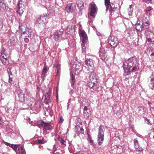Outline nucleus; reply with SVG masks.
I'll list each match as a JSON object with an SVG mask.
<instances>
[{
    "mask_svg": "<svg viewBox=\"0 0 154 154\" xmlns=\"http://www.w3.org/2000/svg\"><path fill=\"white\" fill-rule=\"evenodd\" d=\"M136 59L135 57H131L123 63V67L125 71L127 72H134L137 70L138 67L134 65L135 62L136 63Z\"/></svg>",
    "mask_w": 154,
    "mask_h": 154,
    "instance_id": "nucleus-1",
    "label": "nucleus"
},
{
    "mask_svg": "<svg viewBox=\"0 0 154 154\" xmlns=\"http://www.w3.org/2000/svg\"><path fill=\"white\" fill-rule=\"evenodd\" d=\"M105 6L106 8V11H107L109 8V12L110 15H112L117 13V9H118L117 6H115L113 3L110 4V0H104Z\"/></svg>",
    "mask_w": 154,
    "mask_h": 154,
    "instance_id": "nucleus-2",
    "label": "nucleus"
},
{
    "mask_svg": "<svg viewBox=\"0 0 154 154\" xmlns=\"http://www.w3.org/2000/svg\"><path fill=\"white\" fill-rule=\"evenodd\" d=\"M104 130V128L103 126L100 125L99 126L97 137L98 143L99 145H101L103 141Z\"/></svg>",
    "mask_w": 154,
    "mask_h": 154,
    "instance_id": "nucleus-3",
    "label": "nucleus"
},
{
    "mask_svg": "<svg viewBox=\"0 0 154 154\" xmlns=\"http://www.w3.org/2000/svg\"><path fill=\"white\" fill-rule=\"evenodd\" d=\"M36 125L39 128L42 127L44 129L46 130H50L52 129V127L51 125L50 122H46L42 120L38 121L37 122Z\"/></svg>",
    "mask_w": 154,
    "mask_h": 154,
    "instance_id": "nucleus-4",
    "label": "nucleus"
},
{
    "mask_svg": "<svg viewBox=\"0 0 154 154\" xmlns=\"http://www.w3.org/2000/svg\"><path fill=\"white\" fill-rule=\"evenodd\" d=\"M108 43L113 48L116 47L119 43L118 38L116 37L110 36L108 39Z\"/></svg>",
    "mask_w": 154,
    "mask_h": 154,
    "instance_id": "nucleus-5",
    "label": "nucleus"
},
{
    "mask_svg": "<svg viewBox=\"0 0 154 154\" xmlns=\"http://www.w3.org/2000/svg\"><path fill=\"white\" fill-rule=\"evenodd\" d=\"M17 12L19 16H21L23 14L24 10V2L22 0H19L17 4Z\"/></svg>",
    "mask_w": 154,
    "mask_h": 154,
    "instance_id": "nucleus-6",
    "label": "nucleus"
},
{
    "mask_svg": "<svg viewBox=\"0 0 154 154\" xmlns=\"http://www.w3.org/2000/svg\"><path fill=\"white\" fill-rule=\"evenodd\" d=\"M89 11L91 16L94 17L97 13V8L94 3L92 2L91 4L89 6Z\"/></svg>",
    "mask_w": 154,
    "mask_h": 154,
    "instance_id": "nucleus-7",
    "label": "nucleus"
},
{
    "mask_svg": "<svg viewBox=\"0 0 154 154\" xmlns=\"http://www.w3.org/2000/svg\"><path fill=\"white\" fill-rule=\"evenodd\" d=\"M86 66L85 67L90 72H93L94 69L93 60L91 59H87L85 61Z\"/></svg>",
    "mask_w": 154,
    "mask_h": 154,
    "instance_id": "nucleus-8",
    "label": "nucleus"
},
{
    "mask_svg": "<svg viewBox=\"0 0 154 154\" xmlns=\"http://www.w3.org/2000/svg\"><path fill=\"white\" fill-rule=\"evenodd\" d=\"M79 34L82 43L83 44L85 43L87 41L88 37L85 31L84 30L80 29L79 30Z\"/></svg>",
    "mask_w": 154,
    "mask_h": 154,
    "instance_id": "nucleus-9",
    "label": "nucleus"
},
{
    "mask_svg": "<svg viewBox=\"0 0 154 154\" xmlns=\"http://www.w3.org/2000/svg\"><path fill=\"white\" fill-rule=\"evenodd\" d=\"M51 90L49 88L46 90V92L45 94V98L44 102L45 104H48L51 102Z\"/></svg>",
    "mask_w": 154,
    "mask_h": 154,
    "instance_id": "nucleus-10",
    "label": "nucleus"
},
{
    "mask_svg": "<svg viewBox=\"0 0 154 154\" xmlns=\"http://www.w3.org/2000/svg\"><path fill=\"white\" fill-rule=\"evenodd\" d=\"M63 34V31L61 30L56 31L54 33V39L56 41L60 40Z\"/></svg>",
    "mask_w": 154,
    "mask_h": 154,
    "instance_id": "nucleus-11",
    "label": "nucleus"
},
{
    "mask_svg": "<svg viewBox=\"0 0 154 154\" xmlns=\"http://www.w3.org/2000/svg\"><path fill=\"white\" fill-rule=\"evenodd\" d=\"M135 29L138 31H142L143 29V22L141 19H139L135 25Z\"/></svg>",
    "mask_w": 154,
    "mask_h": 154,
    "instance_id": "nucleus-12",
    "label": "nucleus"
},
{
    "mask_svg": "<svg viewBox=\"0 0 154 154\" xmlns=\"http://www.w3.org/2000/svg\"><path fill=\"white\" fill-rule=\"evenodd\" d=\"M75 5L74 3H69L65 8L66 10L68 12H72L75 8Z\"/></svg>",
    "mask_w": 154,
    "mask_h": 154,
    "instance_id": "nucleus-13",
    "label": "nucleus"
},
{
    "mask_svg": "<svg viewBox=\"0 0 154 154\" xmlns=\"http://www.w3.org/2000/svg\"><path fill=\"white\" fill-rule=\"evenodd\" d=\"M146 38L149 42L153 44L154 42V33L151 31L147 32Z\"/></svg>",
    "mask_w": 154,
    "mask_h": 154,
    "instance_id": "nucleus-14",
    "label": "nucleus"
},
{
    "mask_svg": "<svg viewBox=\"0 0 154 154\" xmlns=\"http://www.w3.org/2000/svg\"><path fill=\"white\" fill-rule=\"evenodd\" d=\"M134 146L136 151H141L143 150L142 148L140 146V144L138 140L137 139L134 140Z\"/></svg>",
    "mask_w": 154,
    "mask_h": 154,
    "instance_id": "nucleus-15",
    "label": "nucleus"
},
{
    "mask_svg": "<svg viewBox=\"0 0 154 154\" xmlns=\"http://www.w3.org/2000/svg\"><path fill=\"white\" fill-rule=\"evenodd\" d=\"M75 72L76 74L79 75L83 69V66L80 63H76L75 65Z\"/></svg>",
    "mask_w": 154,
    "mask_h": 154,
    "instance_id": "nucleus-16",
    "label": "nucleus"
},
{
    "mask_svg": "<svg viewBox=\"0 0 154 154\" xmlns=\"http://www.w3.org/2000/svg\"><path fill=\"white\" fill-rule=\"evenodd\" d=\"M8 8V7L5 3H4V2L0 5V10L2 12L7 11Z\"/></svg>",
    "mask_w": 154,
    "mask_h": 154,
    "instance_id": "nucleus-17",
    "label": "nucleus"
},
{
    "mask_svg": "<svg viewBox=\"0 0 154 154\" xmlns=\"http://www.w3.org/2000/svg\"><path fill=\"white\" fill-rule=\"evenodd\" d=\"M91 72V73L90 75L89 81L94 82H97V78L96 73L93 72Z\"/></svg>",
    "mask_w": 154,
    "mask_h": 154,
    "instance_id": "nucleus-18",
    "label": "nucleus"
},
{
    "mask_svg": "<svg viewBox=\"0 0 154 154\" xmlns=\"http://www.w3.org/2000/svg\"><path fill=\"white\" fill-rule=\"evenodd\" d=\"M97 82H94L89 81V82L88 83V85L90 88H92L94 90L95 88V87L97 86Z\"/></svg>",
    "mask_w": 154,
    "mask_h": 154,
    "instance_id": "nucleus-19",
    "label": "nucleus"
},
{
    "mask_svg": "<svg viewBox=\"0 0 154 154\" xmlns=\"http://www.w3.org/2000/svg\"><path fill=\"white\" fill-rule=\"evenodd\" d=\"M31 31L28 28H27L26 30L23 32L22 35H24L26 38L30 37L31 35Z\"/></svg>",
    "mask_w": 154,
    "mask_h": 154,
    "instance_id": "nucleus-20",
    "label": "nucleus"
},
{
    "mask_svg": "<svg viewBox=\"0 0 154 154\" xmlns=\"http://www.w3.org/2000/svg\"><path fill=\"white\" fill-rule=\"evenodd\" d=\"M113 147L116 149L117 153L120 154L122 152V149L124 148V146L123 145H115Z\"/></svg>",
    "mask_w": 154,
    "mask_h": 154,
    "instance_id": "nucleus-21",
    "label": "nucleus"
},
{
    "mask_svg": "<svg viewBox=\"0 0 154 154\" xmlns=\"http://www.w3.org/2000/svg\"><path fill=\"white\" fill-rule=\"evenodd\" d=\"M70 76L71 77V86L74 88V84L75 82V76L72 72H70Z\"/></svg>",
    "mask_w": 154,
    "mask_h": 154,
    "instance_id": "nucleus-22",
    "label": "nucleus"
},
{
    "mask_svg": "<svg viewBox=\"0 0 154 154\" xmlns=\"http://www.w3.org/2000/svg\"><path fill=\"white\" fill-rule=\"evenodd\" d=\"M48 69L49 68L48 67L47 65H45L42 71V74L41 75L42 77L43 78L45 76L46 74Z\"/></svg>",
    "mask_w": 154,
    "mask_h": 154,
    "instance_id": "nucleus-23",
    "label": "nucleus"
},
{
    "mask_svg": "<svg viewBox=\"0 0 154 154\" xmlns=\"http://www.w3.org/2000/svg\"><path fill=\"white\" fill-rule=\"evenodd\" d=\"M5 51V50L4 49L2 50L1 51V59H8V54L6 53Z\"/></svg>",
    "mask_w": 154,
    "mask_h": 154,
    "instance_id": "nucleus-24",
    "label": "nucleus"
},
{
    "mask_svg": "<svg viewBox=\"0 0 154 154\" xmlns=\"http://www.w3.org/2000/svg\"><path fill=\"white\" fill-rule=\"evenodd\" d=\"M75 130L78 135H80V134H84V129L82 127H77Z\"/></svg>",
    "mask_w": 154,
    "mask_h": 154,
    "instance_id": "nucleus-25",
    "label": "nucleus"
},
{
    "mask_svg": "<svg viewBox=\"0 0 154 154\" xmlns=\"http://www.w3.org/2000/svg\"><path fill=\"white\" fill-rule=\"evenodd\" d=\"M75 27V25L74 24H73L71 25H69L66 29V30L67 31V33L68 34H69L71 33V31L72 30H73L74 29Z\"/></svg>",
    "mask_w": 154,
    "mask_h": 154,
    "instance_id": "nucleus-26",
    "label": "nucleus"
},
{
    "mask_svg": "<svg viewBox=\"0 0 154 154\" xmlns=\"http://www.w3.org/2000/svg\"><path fill=\"white\" fill-rule=\"evenodd\" d=\"M77 7L79 9H82L84 8V2L81 0L78 1L77 2Z\"/></svg>",
    "mask_w": 154,
    "mask_h": 154,
    "instance_id": "nucleus-27",
    "label": "nucleus"
},
{
    "mask_svg": "<svg viewBox=\"0 0 154 154\" xmlns=\"http://www.w3.org/2000/svg\"><path fill=\"white\" fill-rule=\"evenodd\" d=\"M19 100L22 102H23L25 101L24 94L22 93H20L18 94Z\"/></svg>",
    "mask_w": 154,
    "mask_h": 154,
    "instance_id": "nucleus-28",
    "label": "nucleus"
},
{
    "mask_svg": "<svg viewBox=\"0 0 154 154\" xmlns=\"http://www.w3.org/2000/svg\"><path fill=\"white\" fill-rule=\"evenodd\" d=\"M11 147L16 152L19 153L20 147L18 146L17 145H14L12 144V145L11 146Z\"/></svg>",
    "mask_w": 154,
    "mask_h": 154,
    "instance_id": "nucleus-29",
    "label": "nucleus"
},
{
    "mask_svg": "<svg viewBox=\"0 0 154 154\" xmlns=\"http://www.w3.org/2000/svg\"><path fill=\"white\" fill-rule=\"evenodd\" d=\"M149 86L150 89L152 90H154V80L153 78H151Z\"/></svg>",
    "mask_w": 154,
    "mask_h": 154,
    "instance_id": "nucleus-30",
    "label": "nucleus"
},
{
    "mask_svg": "<svg viewBox=\"0 0 154 154\" xmlns=\"http://www.w3.org/2000/svg\"><path fill=\"white\" fill-rule=\"evenodd\" d=\"M84 117L86 119L88 118L90 116L91 114L90 110L84 112Z\"/></svg>",
    "mask_w": 154,
    "mask_h": 154,
    "instance_id": "nucleus-31",
    "label": "nucleus"
},
{
    "mask_svg": "<svg viewBox=\"0 0 154 154\" xmlns=\"http://www.w3.org/2000/svg\"><path fill=\"white\" fill-rule=\"evenodd\" d=\"M19 152H16L17 154H26V152L24 148L22 147H20Z\"/></svg>",
    "mask_w": 154,
    "mask_h": 154,
    "instance_id": "nucleus-32",
    "label": "nucleus"
},
{
    "mask_svg": "<svg viewBox=\"0 0 154 154\" xmlns=\"http://www.w3.org/2000/svg\"><path fill=\"white\" fill-rule=\"evenodd\" d=\"M8 59H1V60L2 63L4 65H8L9 64V61L8 60Z\"/></svg>",
    "mask_w": 154,
    "mask_h": 154,
    "instance_id": "nucleus-33",
    "label": "nucleus"
},
{
    "mask_svg": "<svg viewBox=\"0 0 154 154\" xmlns=\"http://www.w3.org/2000/svg\"><path fill=\"white\" fill-rule=\"evenodd\" d=\"M128 13L129 16L132 15L133 9L132 8L131 5H130L128 9Z\"/></svg>",
    "mask_w": 154,
    "mask_h": 154,
    "instance_id": "nucleus-34",
    "label": "nucleus"
},
{
    "mask_svg": "<svg viewBox=\"0 0 154 154\" xmlns=\"http://www.w3.org/2000/svg\"><path fill=\"white\" fill-rule=\"evenodd\" d=\"M88 140L90 142V144L93 146H94L95 144L94 143V141L93 140H92L91 137L88 135Z\"/></svg>",
    "mask_w": 154,
    "mask_h": 154,
    "instance_id": "nucleus-35",
    "label": "nucleus"
},
{
    "mask_svg": "<svg viewBox=\"0 0 154 154\" xmlns=\"http://www.w3.org/2000/svg\"><path fill=\"white\" fill-rule=\"evenodd\" d=\"M58 140L60 142V143L64 145H66V142L65 140H63L62 139V138H61V137H60L59 136H58Z\"/></svg>",
    "mask_w": 154,
    "mask_h": 154,
    "instance_id": "nucleus-36",
    "label": "nucleus"
},
{
    "mask_svg": "<svg viewBox=\"0 0 154 154\" xmlns=\"http://www.w3.org/2000/svg\"><path fill=\"white\" fill-rule=\"evenodd\" d=\"M37 142L39 144H43L46 143L47 142V140H45L44 139L42 140H37Z\"/></svg>",
    "mask_w": 154,
    "mask_h": 154,
    "instance_id": "nucleus-37",
    "label": "nucleus"
},
{
    "mask_svg": "<svg viewBox=\"0 0 154 154\" xmlns=\"http://www.w3.org/2000/svg\"><path fill=\"white\" fill-rule=\"evenodd\" d=\"M47 16V14L45 13L40 16V17L41 18H42V19L44 21L46 19Z\"/></svg>",
    "mask_w": 154,
    "mask_h": 154,
    "instance_id": "nucleus-38",
    "label": "nucleus"
},
{
    "mask_svg": "<svg viewBox=\"0 0 154 154\" xmlns=\"http://www.w3.org/2000/svg\"><path fill=\"white\" fill-rule=\"evenodd\" d=\"M44 21L40 17H38L36 19V24H40L42 23Z\"/></svg>",
    "mask_w": 154,
    "mask_h": 154,
    "instance_id": "nucleus-39",
    "label": "nucleus"
},
{
    "mask_svg": "<svg viewBox=\"0 0 154 154\" xmlns=\"http://www.w3.org/2000/svg\"><path fill=\"white\" fill-rule=\"evenodd\" d=\"M54 66L56 68L57 71H58L60 69V65L57 62H56V63L54 65Z\"/></svg>",
    "mask_w": 154,
    "mask_h": 154,
    "instance_id": "nucleus-40",
    "label": "nucleus"
},
{
    "mask_svg": "<svg viewBox=\"0 0 154 154\" xmlns=\"http://www.w3.org/2000/svg\"><path fill=\"white\" fill-rule=\"evenodd\" d=\"M7 72L9 76V75H11V76H12L13 74H12V72H11V68H8L7 69Z\"/></svg>",
    "mask_w": 154,
    "mask_h": 154,
    "instance_id": "nucleus-41",
    "label": "nucleus"
},
{
    "mask_svg": "<svg viewBox=\"0 0 154 154\" xmlns=\"http://www.w3.org/2000/svg\"><path fill=\"white\" fill-rule=\"evenodd\" d=\"M24 94H26L27 96H30V92L28 90L26 89Z\"/></svg>",
    "mask_w": 154,
    "mask_h": 154,
    "instance_id": "nucleus-42",
    "label": "nucleus"
},
{
    "mask_svg": "<svg viewBox=\"0 0 154 154\" xmlns=\"http://www.w3.org/2000/svg\"><path fill=\"white\" fill-rule=\"evenodd\" d=\"M9 80H8V82L9 83L12 84V82H13V76H11V75H9Z\"/></svg>",
    "mask_w": 154,
    "mask_h": 154,
    "instance_id": "nucleus-43",
    "label": "nucleus"
},
{
    "mask_svg": "<svg viewBox=\"0 0 154 154\" xmlns=\"http://www.w3.org/2000/svg\"><path fill=\"white\" fill-rule=\"evenodd\" d=\"M149 22H146L145 23H143V26L144 27V26H145L146 27H145L146 28H147L149 25Z\"/></svg>",
    "mask_w": 154,
    "mask_h": 154,
    "instance_id": "nucleus-44",
    "label": "nucleus"
},
{
    "mask_svg": "<svg viewBox=\"0 0 154 154\" xmlns=\"http://www.w3.org/2000/svg\"><path fill=\"white\" fill-rule=\"evenodd\" d=\"M11 110V109H10V108H9L8 107H6L5 108V112L7 113H9L10 112V111Z\"/></svg>",
    "mask_w": 154,
    "mask_h": 154,
    "instance_id": "nucleus-45",
    "label": "nucleus"
},
{
    "mask_svg": "<svg viewBox=\"0 0 154 154\" xmlns=\"http://www.w3.org/2000/svg\"><path fill=\"white\" fill-rule=\"evenodd\" d=\"M145 122L148 124L149 125H151V123L149 122V120L148 119H145Z\"/></svg>",
    "mask_w": 154,
    "mask_h": 154,
    "instance_id": "nucleus-46",
    "label": "nucleus"
},
{
    "mask_svg": "<svg viewBox=\"0 0 154 154\" xmlns=\"http://www.w3.org/2000/svg\"><path fill=\"white\" fill-rule=\"evenodd\" d=\"M3 24L2 22V21H0V31H1L2 30L3 27Z\"/></svg>",
    "mask_w": 154,
    "mask_h": 154,
    "instance_id": "nucleus-47",
    "label": "nucleus"
},
{
    "mask_svg": "<svg viewBox=\"0 0 154 154\" xmlns=\"http://www.w3.org/2000/svg\"><path fill=\"white\" fill-rule=\"evenodd\" d=\"M4 143L5 145L7 146H8L10 147H11V146L12 145V144L6 142H4Z\"/></svg>",
    "mask_w": 154,
    "mask_h": 154,
    "instance_id": "nucleus-48",
    "label": "nucleus"
},
{
    "mask_svg": "<svg viewBox=\"0 0 154 154\" xmlns=\"http://www.w3.org/2000/svg\"><path fill=\"white\" fill-rule=\"evenodd\" d=\"M63 122V119L62 117L61 116L60 117V121H59V122L60 123H61Z\"/></svg>",
    "mask_w": 154,
    "mask_h": 154,
    "instance_id": "nucleus-49",
    "label": "nucleus"
},
{
    "mask_svg": "<svg viewBox=\"0 0 154 154\" xmlns=\"http://www.w3.org/2000/svg\"><path fill=\"white\" fill-rule=\"evenodd\" d=\"M56 148L55 145H54L53 146V153H54V152L56 151Z\"/></svg>",
    "mask_w": 154,
    "mask_h": 154,
    "instance_id": "nucleus-50",
    "label": "nucleus"
},
{
    "mask_svg": "<svg viewBox=\"0 0 154 154\" xmlns=\"http://www.w3.org/2000/svg\"><path fill=\"white\" fill-rule=\"evenodd\" d=\"M82 9H79V16H81L82 14Z\"/></svg>",
    "mask_w": 154,
    "mask_h": 154,
    "instance_id": "nucleus-51",
    "label": "nucleus"
},
{
    "mask_svg": "<svg viewBox=\"0 0 154 154\" xmlns=\"http://www.w3.org/2000/svg\"><path fill=\"white\" fill-rule=\"evenodd\" d=\"M150 55L151 57H152V58H154V52L153 53H152L150 54Z\"/></svg>",
    "mask_w": 154,
    "mask_h": 154,
    "instance_id": "nucleus-52",
    "label": "nucleus"
},
{
    "mask_svg": "<svg viewBox=\"0 0 154 154\" xmlns=\"http://www.w3.org/2000/svg\"><path fill=\"white\" fill-rule=\"evenodd\" d=\"M89 110V109H88L87 107V106H85L84 108V112L85 111H88Z\"/></svg>",
    "mask_w": 154,
    "mask_h": 154,
    "instance_id": "nucleus-53",
    "label": "nucleus"
},
{
    "mask_svg": "<svg viewBox=\"0 0 154 154\" xmlns=\"http://www.w3.org/2000/svg\"><path fill=\"white\" fill-rule=\"evenodd\" d=\"M82 48L83 51L84 50V51H85V47L84 46V44H83L82 45Z\"/></svg>",
    "mask_w": 154,
    "mask_h": 154,
    "instance_id": "nucleus-54",
    "label": "nucleus"
},
{
    "mask_svg": "<svg viewBox=\"0 0 154 154\" xmlns=\"http://www.w3.org/2000/svg\"><path fill=\"white\" fill-rule=\"evenodd\" d=\"M151 9L150 8L146 10V11L147 14L148 13V12H149V11H151Z\"/></svg>",
    "mask_w": 154,
    "mask_h": 154,
    "instance_id": "nucleus-55",
    "label": "nucleus"
},
{
    "mask_svg": "<svg viewBox=\"0 0 154 154\" xmlns=\"http://www.w3.org/2000/svg\"><path fill=\"white\" fill-rule=\"evenodd\" d=\"M99 53H103V54H105L106 53V52L105 51H104L103 52H102V50H100V51H99Z\"/></svg>",
    "mask_w": 154,
    "mask_h": 154,
    "instance_id": "nucleus-56",
    "label": "nucleus"
},
{
    "mask_svg": "<svg viewBox=\"0 0 154 154\" xmlns=\"http://www.w3.org/2000/svg\"><path fill=\"white\" fill-rule=\"evenodd\" d=\"M3 0H0V5L1 4V3H3L2 2Z\"/></svg>",
    "mask_w": 154,
    "mask_h": 154,
    "instance_id": "nucleus-57",
    "label": "nucleus"
},
{
    "mask_svg": "<svg viewBox=\"0 0 154 154\" xmlns=\"http://www.w3.org/2000/svg\"><path fill=\"white\" fill-rule=\"evenodd\" d=\"M54 154H60L59 152H56L55 153H54Z\"/></svg>",
    "mask_w": 154,
    "mask_h": 154,
    "instance_id": "nucleus-58",
    "label": "nucleus"
},
{
    "mask_svg": "<svg viewBox=\"0 0 154 154\" xmlns=\"http://www.w3.org/2000/svg\"><path fill=\"white\" fill-rule=\"evenodd\" d=\"M150 49H147V50H146V51L147 52V51H150Z\"/></svg>",
    "mask_w": 154,
    "mask_h": 154,
    "instance_id": "nucleus-59",
    "label": "nucleus"
},
{
    "mask_svg": "<svg viewBox=\"0 0 154 154\" xmlns=\"http://www.w3.org/2000/svg\"><path fill=\"white\" fill-rule=\"evenodd\" d=\"M18 88V90L19 91V90H20V88L19 87L18 88Z\"/></svg>",
    "mask_w": 154,
    "mask_h": 154,
    "instance_id": "nucleus-60",
    "label": "nucleus"
},
{
    "mask_svg": "<svg viewBox=\"0 0 154 154\" xmlns=\"http://www.w3.org/2000/svg\"><path fill=\"white\" fill-rule=\"evenodd\" d=\"M2 154H9L8 153H3Z\"/></svg>",
    "mask_w": 154,
    "mask_h": 154,
    "instance_id": "nucleus-61",
    "label": "nucleus"
},
{
    "mask_svg": "<svg viewBox=\"0 0 154 154\" xmlns=\"http://www.w3.org/2000/svg\"><path fill=\"white\" fill-rule=\"evenodd\" d=\"M120 150L119 149H118V152H119L120 151Z\"/></svg>",
    "mask_w": 154,
    "mask_h": 154,
    "instance_id": "nucleus-62",
    "label": "nucleus"
},
{
    "mask_svg": "<svg viewBox=\"0 0 154 154\" xmlns=\"http://www.w3.org/2000/svg\"><path fill=\"white\" fill-rule=\"evenodd\" d=\"M128 74H127L126 75L125 74V75H128Z\"/></svg>",
    "mask_w": 154,
    "mask_h": 154,
    "instance_id": "nucleus-63",
    "label": "nucleus"
},
{
    "mask_svg": "<svg viewBox=\"0 0 154 154\" xmlns=\"http://www.w3.org/2000/svg\"><path fill=\"white\" fill-rule=\"evenodd\" d=\"M154 78V77H153V78ZM151 78H152V77H151Z\"/></svg>",
    "mask_w": 154,
    "mask_h": 154,
    "instance_id": "nucleus-64",
    "label": "nucleus"
}]
</instances>
